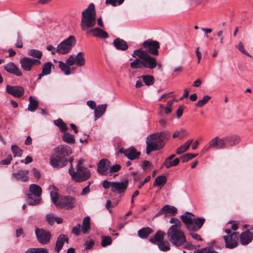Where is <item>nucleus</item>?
Instances as JSON below:
<instances>
[{
  "label": "nucleus",
  "instance_id": "a19ab883",
  "mask_svg": "<svg viewBox=\"0 0 253 253\" xmlns=\"http://www.w3.org/2000/svg\"><path fill=\"white\" fill-rule=\"evenodd\" d=\"M54 124L59 127L60 130L64 132L68 129V127L66 124L63 122L61 119H58L54 121Z\"/></svg>",
  "mask_w": 253,
  "mask_h": 253
},
{
  "label": "nucleus",
  "instance_id": "aec40b11",
  "mask_svg": "<svg viewBox=\"0 0 253 253\" xmlns=\"http://www.w3.org/2000/svg\"><path fill=\"white\" fill-rule=\"evenodd\" d=\"M224 144V148L233 146L238 144L240 141V137L237 135H231L222 138Z\"/></svg>",
  "mask_w": 253,
  "mask_h": 253
},
{
  "label": "nucleus",
  "instance_id": "1a4fd4ad",
  "mask_svg": "<svg viewBox=\"0 0 253 253\" xmlns=\"http://www.w3.org/2000/svg\"><path fill=\"white\" fill-rule=\"evenodd\" d=\"M140 58L142 59L143 67L153 69L157 67L156 59L149 55L146 51L140 56Z\"/></svg>",
  "mask_w": 253,
  "mask_h": 253
},
{
  "label": "nucleus",
  "instance_id": "3c124183",
  "mask_svg": "<svg viewBox=\"0 0 253 253\" xmlns=\"http://www.w3.org/2000/svg\"><path fill=\"white\" fill-rule=\"evenodd\" d=\"M143 80L147 85H150L154 84V78L152 76L146 75L143 76Z\"/></svg>",
  "mask_w": 253,
  "mask_h": 253
},
{
  "label": "nucleus",
  "instance_id": "cd10ccee",
  "mask_svg": "<svg viewBox=\"0 0 253 253\" xmlns=\"http://www.w3.org/2000/svg\"><path fill=\"white\" fill-rule=\"evenodd\" d=\"M165 235V233L159 230L157 232V233L154 235L153 237L149 239V241L151 243L155 244H158V243H160L164 240V238Z\"/></svg>",
  "mask_w": 253,
  "mask_h": 253
},
{
  "label": "nucleus",
  "instance_id": "13d9d810",
  "mask_svg": "<svg viewBox=\"0 0 253 253\" xmlns=\"http://www.w3.org/2000/svg\"><path fill=\"white\" fill-rule=\"evenodd\" d=\"M121 166L120 165L116 164L110 167L109 172L111 173L116 172L120 170Z\"/></svg>",
  "mask_w": 253,
  "mask_h": 253
},
{
  "label": "nucleus",
  "instance_id": "052dcab7",
  "mask_svg": "<svg viewBox=\"0 0 253 253\" xmlns=\"http://www.w3.org/2000/svg\"><path fill=\"white\" fill-rule=\"evenodd\" d=\"M81 224H78L76 226L74 227L72 230V233L78 236L80 233Z\"/></svg>",
  "mask_w": 253,
  "mask_h": 253
},
{
  "label": "nucleus",
  "instance_id": "b1692460",
  "mask_svg": "<svg viewBox=\"0 0 253 253\" xmlns=\"http://www.w3.org/2000/svg\"><path fill=\"white\" fill-rule=\"evenodd\" d=\"M205 219L204 218H193L191 227L189 230L197 231L202 227Z\"/></svg>",
  "mask_w": 253,
  "mask_h": 253
},
{
  "label": "nucleus",
  "instance_id": "79ce46f5",
  "mask_svg": "<svg viewBox=\"0 0 253 253\" xmlns=\"http://www.w3.org/2000/svg\"><path fill=\"white\" fill-rule=\"evenodd\" d=\"M158 248L163 252H167L170 250V245L168 241H164L158 243L157 244Z\"/></svg>",
  "mask_w": 253,
  "mask_h": 253
},
{
  "label": "nucleus",
  "instance_id": "a211bd4d",
  "mask_svg": "<svg viewBox=\"0 0 253 253\" xmlns=\"http://www.w3.org/2000/svg\"><path fill=\"white\" fill-rule=\"evenodd\" d=\"M6 72L17 77H21L23 73L20 69L13 62H9L4 66Z\"/></svg>",
  "mask_w": 253,
  "mask_h": 253
},
{
  "label": "nucleus",
  "instance_id": "6e6552de",
  "mask_svg": "<svg viewBox=\"0 0 253 253\" xmlns=\"http://www.w3.org/2000/svg\"><path fill=\"white\" fill-rule=\"evenodd\" d=\"M143 46L146 51L154 55L159 54L158 49L160 48L159 42L156 41L149 39L143 42Z\"/></svg>",
  "mask_w": 253,
  "mask_h": 253
},
{
  "label": "nucleus",
  "instance_id": "e433bc0d",
  "mask_svg": "<svg viewBox=\"0 0 253 253\" xmlns=\"http://www.w3.org/2000/svg\"><path fill=\"white\" fill-rule=\"evenodd\" d=\"M167 182V177L165 175H161L157 176L155 180L154 186H163Z\"/></svg>",
  "mask_w": 253,
  "mask_h": 253
},
{
  "label": "nucleus",
  "instance_id": "a878e982",
  "mask_svg": "<svg viewBox=\"0 0 253 253\" xmlns=\"http://www.w3.org/2000/svg\"><path fill=\"white\" fill-rule=\"evenodd\" d=\"M107 105L106 104L99 105L94 110V120L96 121L98 119L100 118L105 112Z\"/></svg>",
  "mask_w": 253,
  "mask_h": 253
},
{
  "label": "nucleus",
  "instance_id": "58836bf2",
  "mask_svg": "<svg viewBox=\"0 0 253 253\" xmlns=\"http://www.w3.org/2000/svg\"><path fill=\"white\" fill-rule=\"evenodd\" d=\"M63 140L69 144H73L75 142L74 136L69 132H65L62 135Z\"/></svg>",
  "mask_w": 253,
  "mask_h": 253
},
{
  "label": "nucleus",
  "instance_id": "774afa93",
  "mask_svg": "<svg viewBox=\"0 0 253 253\" xmlns=\"http://www.w3.org/2000/svg\"><path fill=\"white\" fill-rule=\"evenodd\" d=\"M86 104L87 106L92 110H94L96 107V103L93 100L87 101Z\"/></svg>",
  "mask_w": 253,
  "mask_h": 253
},
{
  "label": "nucleus",
  "instance_id": "dca6fc26",
  "mask_svg": "<svg viewBox=\"0 0 253 253\" xmlns=\"http://www.w3.org/2000/svg\"><path fill=\"white\" fill-rule=\"evenodd\" d=\"M253 239V227L242 233L240 236L241 244L247 245L251 243Z\"/></svg>",
  "mask_w": 253,
  "mask_h": 253
},
{
  "label": "nucleus",
  "instance_id": "c756f323",
  "mask_svg": "<svg viewBox=\"0 0 253 253\" xmlns=\"http://www.w3.org/2000/svg\"><path fill=\"white\" fill-rule=\"evenodd\" d=\"M90 229V217L88 216L84 218L82 223V231L84 234L88 233V230Z\"/></svg>",
  "mask_w": 253,
  "mask_h": 253
},
{
  "label": "nucleus",
  "instance_id": "f03ea898",
  "mask_svg": "<svg viewBox=\"0 0 253 253\" xmlns=\"http://www.w3.org/2000/svg\"><path fill=\"white\" fill-rule=\"evenodd\" d=\"M54 156L50 158V165L55 168H62L66 166L68 160L66 158L72 153L71 148L66 145H60L54 149Z\"/></svg>",
  "mask_w": 253,
  "mask_h": 253
},
{
  "label": "nucleus",
  "instance_id": "f8f14e48",
  "mask_svg": "<svg viewBox=\"0 0 253 253\" xmlns=\"http://www.w3.org/2000/svg\"><path fill=\"white\" fill-rule=\"evenodd\" d=\"M223 238L225 243L226 248L233 249L237 246L239 234L237 232H234L229 236H223Z\"/></svg>",
  "mask_w": 253,
  "mask_h": 253
},
{
  "label": "nucleus",
  "instance_id": "20e7f679",
  "mask_svg": "<svg viewBox=\"0 0 253 253\" xmlns=\"http://www.w3.org/2000/svg\"><path fill=\"white\" fill-rule=\"evenodd\" d=\"M95 6L93 3H90L85 10L82 12L81 21L82 29L84 31L92 27L95 25Z\"/></svg>",
  "mask_w": 253,
  "mask_h": 253
},
{
  "label": "nucleus",
  "instance_id": "5fc2aeb1",
  "mask_svg": "<svg viewBox=\"0 0 253 253\" xmlns=\"http://www.w3.org/2000/svg\"><path fill=\"white\" fill-rule=\"evenodd\" d=\"M194 253H218L216 251L211 249L204 248L199 249L194 252Z\"/></svg>",
  "mask_w": 253,
  "mask_h": 253
},
{
  "label": "nucleus",
  "instance_id": "69168bd1",
  "mask_svg": "<svg viewBox=\"0 0 253 253\" xmlns=\"http://www.w3.org/2000/svg\"><path fill=\"white\" fill-rule=\"evenodd\" d=\"M94 244V241L93 240L90 239L89 241H86L85 242L84 246H85V249L88 250L91 248Z\"/></svg>",
  "mask_w": 253,
  "mask_h": 253
},
{
  "label": "nucleus",
  "instance_id": "f257e3e1",
  "mask_svg": "<svg viewBox=\"0 0 253 253\" xmlns=\"http://www.w3.org/2000/svg\"><path fill=\"white\" fill-rule=\"evenodd\" d=\"M169 222L173 224L168 229L167 235L169 242L176 247L181 246L186 241L185 236L181 230V221L177 218H171Z\"/></svg>",
  "mask_w": 253,
  "mask_h": 253
},
{
  "label": "nucleus",
  "instance_id": "8fccbe9b",
  "mask_svg": "<svg viewBox=\"0 0 253 253\" xmlns=\"http://www.w3.org/2000/svg\"><path fill=\"white\" fill-rule=\"evenodd\" d=\"M211 97L209 95H205L203 99L199 100L196 104V106L202 107L204 106L211 99Z\"/></svg>",
  "mask_w": 253,
  "mask_h": 253
},
{
  "label": "nucleus",
  "instance_id": "4d7b16f0",
  "mask_svg": "<svg viewBox=\"0 0 253 253\" xmlns=\"http://www.w3.org/2000/svg\"><path fill=\"white\" fill-rule=\"evenodd\" d=\"M12 160V156L10 154L7 156L6 159L2 160L1 161H0V163H1V165H8L9 164H10Z\"/></svg>",
  "mask_w": 253,
  "mask_h": 253
},
{
  "label": "nucleus",
  "instance_id": "6ab92c4d",
  "mask_svg": "<svg viewBox=\"0 0 253 253\" xmlns=\"http://www.w3.org/2000/svg\"><path fill=\"white\" fill-rule=\"evenodd\" d=\"M120 152L123 153L125 156L130 160H134L137 159L140 154V152H137L136 150L133 147L126 149H121Z\"/></svg>",
  "mask_w": 253,
  "mask_h": 253
},
{
  "label": "nucleus",
  "instance_id": "c9c22d12",
  "mask_svg": "<svg viewBox=\"0 0 253 253\" xmlns=\"http://www.w3.org/2000/svg\"><path fill=\"white\" fill-rule=\"evenodd\" d=\"M29 104L28 109L31 112H34L38 107V101L34 99L33 96L29 97Z\"/></svg>",
  "mask_w": 253,
  "mask_h": 253
},
{
  "label": "nucleus",
  "instance_id": "393cba45",
  "mask_svg": "<svg viewBox=\"0 0 253 253\" xmlns=\"http://www.w3.org/2000/svg\"><path fill=\"white\" fill-rule=\"evenodd\" d=\"M88 32H91L93 36L101 39H107L109 37V35L107 32L99 28L96 27L89 31Z\"/></svg>",
  "mask_w": 253,
  "mask_h": 253
},
{
  "label": "nucleus",
  "instance_id": "c03bdc74",
  "mask_svg": "<svg viewBox=\"0 0 253 253\" xmlns=\"http://www.w3.org/2000/svg\"><path fill=\"white\" fill-rule=\"evenodd\" d=\"M50 198L52 202L57 207L59 204V198L60 197L58 196V194L56 191H51L50 193Z\"/></svg>",
  "mask_w": 253,
  "mask_h": 253
},
{
  "label": "nucleus",
  "instance_id": "72a5a7b5",
  "mask_svg": "<svg viewBox=\"0 0 253 253\" xmlns=\"http://www.w3.org/2000/svg\"><path fill=\"white\" fill-rule=\"evenodd\" d=\"M27 201L30 205H37L40 204V198L35 197L33 194L29 193L27 195Z\"/></svg>",
  "mask_w": 253,
  "mask_h": 253
},
{
  "label": "nucleus",
  "instance_id": "412c9836",
  "mask_svg": "<svg viewBox=\"0 0 253 253\" xmlns=\"http://www.w3.org/2000/svg\"><path fill=\"white\" fill-rule=\"evenodd\" d=\"M65 242L68 243V237L64 234L60 235L56 240L55 247V251L56 253H59V251L62 249Z\"/></svg>",
  "mask_w": 253,
  "mask_h": 253
},
{
  "label": "nucleus",
  "instance_id": "4468645a",
  "mask_svg": "<svg viewBox=\"0 0 253 253\" xmlns=\"http://www.w3.org/2000/svg\"><path fill=\"white\" fill-rule=\"evenodd\" d=\"M6 90L8 93L15 97H20L24 94V89L20 86H12L8 84L6 86Z\"/></svg>",
  "mask_w": 253,
  "mask_h": 253
},
{
  "label": "nucleus",
  "instance_id": "9d476101",
  "mask_svg": "<svg viewBox=\"0 0 253 253\" xmlns=\"http://www.w3.org/2000/svg\"><path fill=\"white\" fill-rule=\"evenodd\" d=\"M21 68L25 71L29 72L32 70V67L36 64L41 65L40 60L31 58L24 57L20 60Z\"/></svg>",
  "mask_w": 253,
  "mask_h": 253
},
{
  "label": "nucleus",
  "instance_id": "7ed1b4c3",
  "mask_svg": "<svg viewBox=\"0 0 253 253\" xmlns=\"http://www.w3.org/2000/svg\"><path fill=\"white\" fill-rule=\"evenodd\" d=\"M169 134L165 132H157L148 136L146 141V154L162 148L168 140Z\"/></svg>",
  "mask_w": 253,
  "mask_h": 253
},
{
  "label": "nucleus",
  "instance_id": "864d4df0",
  "mask_svg": "<svg viewBox=\"0 0 253 253\" xmlns=\"http://www.w3.org/2000/svg\"><path fill=\"white\" fill-rule=\"evenodd\" d=\"M197 154L195 155L192 153H187L181 157V160L183 163H185L195 157Z\"/></svg>",
  "mask_w": 253,
  "mask_h": 253
},
{
  "label": "nucleus",
  "instance_id": "0e129e2a",
  "mask_svg": "<svg viewBox=\"0 0 253 253\" xmlns=\"http://www.w3.org/2000/svg\"><path fill=\"white\" fill-rule=\"evenodd\" d=\"M66 64H67L70 67L73 65L75 63V58L73 55H70L67 60L66 61Z\"/></svg>",
  "mask_w": 253,
  "mask_h": 253
},
{
  "label": "nucleus",
  "instance_id": "39448f33",
  "mask_svg": "<svg viewBox=\"0 0 253 253\" xmlns=\"http://www.w3.org/2000/svg\"><path fill=\"white\" fill-rule=\"evenodd\" d=\"M69 172L72 179L77 182L84 181L91 176L90 171L85 168H79L75 171L73 168H69Z\"/></svg>",
  "mask_w": 253,
  "mask_h": 253
},
{
  "label": "nucleus",
  "instance_id": "de8ad7c7",
  "mask_svg": "<svg viewBox=\"0 0 253 253\" xmlns=\"http://www.w3.org/2000/svg\"><path fill=\"white\" fill-rule=\"evenodd\" d=\"M11 150L15 157H20L22 156L23 151L17 145H14L11 146Z\"/></svg>",
  "mask_w": 253,
  "mask_h": 253
},
{
  "label": "nucleus",
  "instance_id": "7c9ffc66",
  "mask_svg": "<svg viewBox=\"0 0 253 253\" xmlns=\"http://www.w3.org/2000/svg\"><path fill=\"white\" fill-rule=\"evenodd\" d=\"M27 54L39 60L42 56V53L41 51L35 49H29L27 50Z\"/></svg>",
  "mask_w": 253,
  "mask_h": 253
},
{
  "label": "nucleus",
  "instance_id": "ddd939ff",
  "mask_svg": "<svg viewBox=\"0 0 253 253\" xmlns=\"http://www.w3.org/2000/svg\"><path fill=\"white\" fill-rule=\"evenodd\" d=\"M224 144L222 140V138H219L216 136L212 138L209 143L207 148H205L206 151H208L210 149H224Z\"/></svg>",
  "mask_w": 253,
  "mask_h": 253
},
{
  "label": "nucleus",
  "instance_id": "09e8293b",
  "mask_svg": "<svg viewBox=\"0 0 253 253\" xmlns=\"http://www.w3.org/2000/svg\"><path fill=\"white\" fill-rule=\"evenodd\" d=\"M188 132L185 129H181L179 131H175L172 135L173 138L179 137L180 139H181L186 135H188Z\"/></svg>",
  "mask_w": 253,
  "mask_h": 253
},
{
  "label": "nucleus",
  "instance_id": "f3484780",
  "mask_svg": "<svg viewBox=\"0 0 253 253\" xmlns=\"http://www.w3.org/2000/svg\"><path fill=\"white\" fill-rule=\"evenodd\" d=\"M127 181L121 182H114L112 186V192L117 194H122L125 192L127 187Z\"/></svg>",
  "mask_w": 253,
  "mask_h": 253
},
{
  "label": "nucleus",
  "instance_id": "37998d69",
  "mask_svg": "<svg viewBox=\"0 0 253 253\" xmlns=\"http://www.w3.org/2000/svg\"><path fill=\"white\" fill-rule=\"evenodd\" d=\"M179 158H175L174 160H165L164 166L167 168H170L172 167L176 166L179 163Z\"/></svg>",
  "mask_w": 253,
  "mask_h": 253
},
{
  "label": "nucleus",
  "instance_id": "0eeeda50",
  "mask_svg": "<svg viewBox=\"0 0 253 253\" xmlns=\"http://www.w3.org/2000/svg\"><path fill=\"white\" fill-rule=\"evenodd\" d=\"M77 205L76 199L71 196H62L59 198V204L57 207L59 208L66 210L74 208Z\"/></svg>",
  "mask_w": 253,
  "mask_h": 253
},
{
  "label": "nucleus",
  "instance_id": "473e14b6",
  "mask_svg": "<svg viewBox=\"0 0 253 253\" xmlns=\"http://www.w3.org/2000/svg\"><path fill=\"white\" fill-rule=\"evenodd\" d=\"M192 141V139L187 140L185 143L177 149L176 153L177 154H181L184 153L189 148Z\"/></svg>",
  "mask_w": 253,
  "mask_h": 253
},
{
  "label": "nucleus",
  "instance_id": "6e6d98bb",
  "mask_svg": "<svg viewBox=\"0 0 253 253\" xmlns=\"http://www.w3.org/2000/svg\"><path fill=\"white\" fill-rule=\"evenodd\" d=\"M55 217H56L54 216L53 214L49 213L46 216V220L49 224L52 225L55 222Z\"/></svg>",
  "mask_w": 253,
  "mask_h": 253
},
{
  "label": "nucleus",
  "instance_id": "4be33fe9",
  "mask_svg": "<svg viewBox=\"0 0 253 253\" xmlns=\"http://www.w3.org/2000/svg\"><path fill=\"white\" fill-rule=\"evenodd\" d=\"M29 173L28 170H19L16 172L13 173L12 176L17 180L25 182L29 179Z\"/></svg>",
  "mask_w": 253,
  "mask_h": 253
},
{
  "label": "nucleus",
  "instance_id": "4c0bfd02",
  "mask_svg": "<svg viewBox=\"0 0 253 253\" xmlns=\"http://www.w3.org/2000/svg\"><path fill=\"white\" fill-rule=\"evenodd\" d=\"M53 67V65L50 62H47L44 63L43 65L42 71V74L45 76L49 75L51 73V68Z\"/></svg>",
  "mask_w": 253,
  "mask_h": 253
},
{
  "label": "nucleus",
  "instance_id": "bb28decb",
  "mask_svg": "<svg viewBox=\"0 0 253 253\" xmlns=\"http://www.w3.org/2000/svg\"><path fill=\"white\" fill-rule=\"evenodd\" d=\"M176 211L177 209L175 207L169 205H165L158 212L155 216H158L166 213H174Z\"/></svg>",
  "mask_w": 253,
  "mask_h": 253
},
{
  "label": "nucleus",
  "instance_id": "338daca9",
  "mask_svg": "<svg viewBox=\"0 0 253 253\" xmlns=\"http://www.w3.org/2000/svg\"><path fill=\"white\" fill-rule=\"evenodd\" d=\"M189 234L194 239L197 241H202V238L199 234L193 232H189Z\"/></svg>",
  "mask_w": 253,
  "mask_h": 253
},
{
  "label": "nucleus",
  "instance_id": "423d86ee",
  "mask_svg": "<svg viewBox=\"0 0 253 253\" xmlns=\"http://www.w3.org/2000/svg\"><path fill=\"white\" fill-rule=\"evenodd\" d=\"M76 42L75 37L73 36H70L58 45L57 53L60 54H67L74 46Z\"/></svg>",
  "mask_w": 253,
  "mask_h": 253
},
{
  "label": "nucleus",
  "instance_id": "2eb2a0df",
  "mask_svg": "<svg viewBox=\"0 0 253 253\" xmlns=\"http://www.w3.org/2000/svg\"><path fill=\"white\" fill-rule=\"evenodd\" d=\"M110 167V162L105 159H101L97 164V172L101 175H106Z\"/></svg>",
  "mask_w": 253,
  "mask_h": 253
},
{
  "label": "nucleus",
  "instance_id": "5701e85b",
  "mask_svg": "<svg viewBox=\"0 0 253 253\" xmlns=\"http://www.w3.org/2000/svg\"><path fill=\"white\" fill-rule=\"evenodd\" d=\"M113 44L116 49L119 50L125 51L128 47L127 42L119 38L115 39Z\"/></svg>",
  "mask_w": 253,
  "mask_h": 253
},
{
  "label": "nucleus",
  "instance_id": "680f3d73",
  "mask_svg": "<svg viewBox=\"0 0 253 253\" xmlns=\"http://www.w3.org/2000/svg\"><path fill=\"white\" fill-rule=\"evenodd\" d=\"M145 51V50H142L141 48L137 49V50H134V51L132 54V56L133 57H135L136 56H137L138 57V58H140V56L143 53H144Z\"/></svg>",
  "mask_w": 253,
  "mask_h": 253
},
{
  "label": "nucleus",
  "instance_id": "603ef678",
  "mask_svg": "<svg viewBox=\"0 0 253 253\" xmlns=\"http://www.w3.org/2000/svg\"><path fill=\"white\" fill-rule=\"evenodd\" d=\"M112 242V239L110 236H102L101 245L103 247L111 245Z\"/></svg>",
  "mask_w": 253,
  "mask_h": 253
},
{
  "label": "nucleus",
  "instance_id": "2f4dec72",
  "mask_svg": "<svg viewBox=\"0 0 253 253\" xmlns=\"http://www.w3.org/2000/svg\"><path fill=\"white\" fill-rule=\"evenodd\" d=\"M152 232V230L150 227H145L138 231V236L142 239L146 238Z\"/></svg>",
  "mask_w": 253,
  "mask_h": 253
},
{
  "label": "nucleus",
  "instance_id": "c85d7f7f",
  "mask_svg": "<svg viewBox=\"0 0 253 253\" xmlns=\"http://www.w3.org/2000/svg\"><path fill=\"white\" fill-rule=\"evenodd\" d=\"M29 190L31 192L30 194H33L35 197L37 198L41 197L42 190L39 185L35 184H31L29 186Z\"/></svg>",
  "mask_w": 253,
  "mask_h": 253
},
{
  "label": "nucleus",
  "instance_id": "ea45409f",
  "mask_svg": "<svg viewBox=\"0 0 253 253\" xmlns=\"http://www.w3.org/2000/svg\"><path fill=\"white\" fill-rule=\"evenodd\" d=\"M58 63L59 67L63 72H64L65 75L67 76L71 74V73L70 70V67L69 66L61 61H58Z\"/></svg>",
  "mask_w": 253,
  "mask_h": 253
},
{
  "label": "nucleus",
  "instance_id": "bf43d9fd",
  "mask_svg": "<svg viewBox=\"0 0 253 253\" xmlns=\"http://www.w3.org/2000/svg\"><path fill=\"white\" fill-rule=\"evenodd\" d=\"M113 183L114 182L109 181L107 180H104L102 184L103 187L106 189L110 188L111 190L112 191Z\"/></svg>",
  "mask_w": 253,
  "mask_h": 253
},
{
  "label": "nucleus",
  "instance_id": "9b49d317",
  "mask_svg": "<svg viewBox=\"0 0 253 253\" xmlns=\"http://www.w3.org/2000/svg\"><path fill=\"white\" fill-rule=\"evenodd\" d=\"M35 234L37 240L41 244L46 245L49 242L51 238V234L49 231L36 228Z\"/></svg>",
  "mask_w": 253,
  "mask_h": 253
},
{
  "label": "nucleus",
  "instance_id": "a18cd8bd",
  "mask_svg": "<svg viewBox=\"0 0 253 253\" xmlns=\"http://www.w3.org/2000/svg\"><path fill=\"white\" fill-rule=\"evenodd\" d=\"M130 67L132 69H140L143 67L142 59L140 58H136L133 62L130 63Z\"/></svg>",
  "mask_w": 253,
  "mask_h": 253
},
{
  "label": "nucleus",
  "instance_id": "e2e57ef3",
  "mask_svg": "<svg viewBox=\"0 0 253 253\" xmlns=\"http://www.w3.org/2000/svg\"><path fill=\"white\" fill-rule=\"evenodd\" d=\"M238 49L244 54L247 55L248 56H250V54H249L244 49L243 43L241 42H240L237 46Z\"/></svg>",
  "mask_w": 253,
  "mask_h": 253
},
{
  "label": "nucleus",
  "instance_id": "49530a36",
  "mask_svg": "<svg viewBox=\"0 0 253 253\" xmlns=\"http://www.w3.org/2000/svg\"><path fill=\"white\" fill-rule=\"evenodd\" d=\"M180 217L182 221L186 225L188 229L190 230L191 227L193 218L188 217L186 215H182Z\"/></svg>",
  "mask_w": 253,
  "mask_h": 253
},
{
  "label": "nucleus",
  "instance_id": "f704fd0d",
  "mask_svg": "<svg viewBox=\"0 0 253 253\" xmlns=\"http://www.w3.org/2000/svg\"><path fill=\"white\" fill-rule=\"evenodd\" d=\"M83 53L81 52L78 53L75 58V63L78 66H83L85 64V59L83 56Z\"/></svg>",
  "mask_w": 253,
  "mask_h": 253
}]
</instances>
